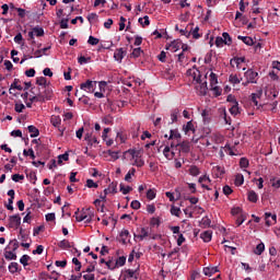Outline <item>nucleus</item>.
<instances>
[{
	"label": "nucleus",
	"instance_id": "f257e3e1",
	"mask_svg": "<svg viewBox=\"0 0 280 280\" xmlns=\"http://www.w3.org/2000/svg\"><path fill=\"white\" fill-rule=\"evenodd\" d=\"M80 212V209H78L74 212L77 222H83L85 220L86 224H91L93 222V217L95 215V212L91 208H83L81 210V214H78Z\"/></svg>",
	"mask_w": 280,
	"mask_h": 280
},
{
	"label": "nucleus",
	"instance_id": "f03ea898",
	"mask_svg": "<svg viewBox=\"0 0 280 280\" xmlns=\"http://www.w3.org/2000/svg\"><path fill=\"white\" fill-rule=\"evenodd\" d=\"M186 75H188V78H192V81L195 82V84H200V82L202 80L201 79L202 75L200 74V70H198V68L196 66L188 69L187 72H186Z\"/></svg>",
	"mask_w": 280,
	"mask_h": 280
},
{
	"label": "nucleus",
	"instance_id": "7ed1b4c3",
	"mask_svg": "<svg viewBox=\"0 0 280 280\" xmlns=\"http://www.w3.org/2000/svg\"><path fill=\"white\" fill-rule=\"evenodd\" d=\"M174 148H176V142H171L163 149V155L165 156V159H167V161H172L176 158V152H174Z\"/></svg>",
	"mask_w": 280,
	"mask_h": 280
},
{
	"label": "nucleus",
	"instance_id": "20e7f679",
	"mask_svg": "<svg viewBox=\"0 0 280 280\" xmlns=\"http://www.w3.org/2000/svg\"><path fill=\"white\" fill-rule=\"evenodd\" d=\"M244 78L250 82V84H257V80H259V73L253 69H248L244 72Z\"/></svg>",
	"mask_w": 280,
	"mask_h": 280
},
{
	"label": "nucleus",
	"instance_id": "39448f33",
	"mask_svg": "<svg viewBox=\"0 0 280 280\" xmlns=\"http://www.w3.org/2000/svg\"><path fill=\"white\" fill-rule=\"evenodd\" d=\"M96 86L97 81L88 80L86 82L80 84V90L86 91V93H94Z\"/></svg>",
	"mask_w": 280,
	"mask_h": 280
},
{
	"label": "nucleus",
	"instance_id": "423d86ee",
	"mask_svg": "<svg viewBox=\"0 0 280 280\" xmlns=\"http://www.w3.org/2000/svg\"><path fill=\"white\" fill-rule=\"evenodd\" d=\"M175 148H179L178 154H180V152L184 154H189L191 150V143H189V141L177 142L175 143Z\"/></svg>",
	"mask_w": 280,
	"mask_h": 280
},
{
	"label": "nucleus",
	"instance_id": "0eeeda50",
	"mask_svg": "<svg viewBox=\"0 0 280 280\" xmlns=\"http://www.w3.org/2000/svg\"><path fill=\"white\" fill-rule=\"evenodd\" d=\"M234 150H235L234 147H231V144H229V143H226L224 147H221V149L219 151L220 159H224V152L230 154V156H235L236 153Z\"/></svg>",
	"mask_w": 280,
	"mask_h": 280
},
{
	"label": "nucleus",
	"instance_id": "6e6552de",
	"mask_svg": "<svg viewBox=\"0 0 280 280\" xmlns=\"http://www.w3.org/2000/svg\"><path fill=\"white\" fill-rule=\"evenodd\" d=\"M21 226V215L15 214L9 217V229H19Z\"/></svg>",
	"mask_w": 280,
	"mask_h": 280
},
{
	"label": "nucleus",
	"instance_id": "1a4fd4ad",
	"mask_svg": "<svg viewBox=\"0 0 280 280\" xmlns=\"http://www.w3.org/2000/svg\"><path fill=\"white\" fill-rule=\"evenodd\" d=\"M210 141L213 145H220V143H224V136H222L221 133L219 132H212L210 133Z\"/></svg>",
	"mask_w": 280,
	"mask_h": 280
},
{
	"label": "nucleus",
	"instance_id": "9d476101",
	"mask_svg": "<svg viewBox=\"0 0 280 280\" xmlns=\"http://www.w3.org/2000/svg\"><path fill=\"white\" fill-rule=\"evenodd\" d=\"M39 95L43 97V102H47L48 100H51L52 91L49 86H45L44 89L39 90Z\"/></svg>",
	"mask_w": 280,
	"mask_h": 280
},
{
	"label": "nucleus",
	"instance_id": "9b49d317",
	"mask_svg": "<svg viewBox=\"0 0 280 280\" xmlns=\"http://www.w3.org/2000/svg\"><path fill=\"white\" fill-rule=\"evenodd\" d=\"M182 45L183 44L179 40H173L171 44L166 45L165 49L176 54V51L180 49Z\"/></svg>",
	"mask_w": 280,
	"mask_h": 280
},
{
	"label": "nucleus",
	"instance_id": "f8f14e48",
	"mask_svg": "<svg viewBox=\"0 0 280 280\" xmlns=\"http://www.w3.org/2000/svg\"><path fill=\"white\" fill-rule=\"evenodd\" d=\"M165 139H168V141H174L176 140L177 143L179 142L178 140L180 139V132H178V129H171L170 136L164 135Z\"/></svg>",
	"mask_w": 280,
	"mask_h": 280
},
{
	"label": "nucleus",
	"instance_id": "ddd939ff",
	"mask_svg": "<svg viewBox=\"0 0 280 280\" xmlns=\"http://www.w3.org/2000/svg\"><path fill=\"white\" fill-rule=\"evenodd\" d=\"M265 220L267 226H272V224H277V214H272L270 212L265 213Z\"/></svg>",
	"mask_w": 280,
	"mask_h": 280
},
{
	"label": "nucleus",
	"instance_id": "4468645a",
	"mask_svg": "<svg viewBox=\"0 0 280 280\" xmlns=\"http://www.w3.org/2000/svg\"><path fill=\"white\" fill-rule=\"evenodd\" d=\"M198 183L201 185V187L203 189L211 191V188L207 185V183H211V178H209V176L203 175V176L199 177Z\"/></svg>",
	"mask_w": 280,
	"mask_h": 280
},
{
	"label": "nucleus",
	"instance_id": "2eb2a0df",
	"mask_svg": "<svg viewBox=\"0 0 280 280\" xmlns=\"http://www.w3.org/2000/svg\"><path fill=\"white\" fill-rule=\"evenodd\" d=\"M129 152H130L132 159H136L135 163H133V165H136V167H143V165H145V162L143 161V159L139 158L137 155L136 151H129Z\"/></svg>",
	"mask_w": 280,
	"mask_h": 280
},
{
	"label": "nucleus",
	"instance_id": "dca6fc26",
	"mask_svg": "<svg viewBox=\"0 0 280 280\" xmlns=\"http://www.w3.org/2000/svg\"><path fill=\"white\" fill-rule=\"evenodd\" d=\"M198 85H196V90L200 95H207V91L209 90V88H207V81H201L200 83H196Z\"/></svg>",
	"mask_w": 280,
	"mask_h": 280
},
{
	"label": "nucleus",
	"instance_id": "f3484780",
	"mask_svg": "<svg viewBox=\"0 0 280 280\" xmlns=\"http://www.w3.org/2000/svg\"><path fill=\"white\" fill-rule=\"evenodd\" d=\"M150 235V229L149 228H141L138 235H135L137 240H140V242H143L145 237Z\"/></svg>",
	"mask_w": 280,
	"mask_h": 280
},
{
	"label": "nucleus",
	"instance_id": "a211bd4d",
	"mask_svg": "<svg viewBox=\"0 0 280 280\" xmlns=\"http://www.w3.org/2000/svg\"><path fill=\"white\" fill-rule=\"evenodd\" d=\"M242 80H243V78H242V75H240V74H230V77H229V82H230V84H232L233 86H235V84H241L242 83Z\"/></svg>",
	"mask_w": 280,
	"mask_h": 280
},
{
	"label": "nucleus",
	"instance_id": "6ab92c4d",
	"mask_svg": "<svg viewBox=\"0 0 280 280\" xmlns=\"http://www.w3.org/2000/svg\"><path fill=\"white\" fill-rule=\"evenodd\" d=\"M242 62H246L245 57H235L231 59L230 65L231 67H237V69H240V65H242Z\"/></svg>",
	"mask_w": 280,
	"mask_h": 280
},
{
	"label": "nucleus",
	"instance_id": "aec40b11",
	"mask_svg": "<svg viewBox=\"0 0 280 280\" xmlns=\"http://www.w3.org/2000/svg\"><path fill=\"white\" fill-rule=\"evenodd\" d=\"M104 194L105 196H108V194H117V182L109 184V186L104 189Z\"/></svg>",
	"mask_w": 280,
	"mask_h": 280
},
{
	"label": "nucleus",
	"instance_id": "412c9836",
	"mask_svg": "<svg viewBox=\"0 0 280 280\" xmlns=\"http://www.w3.org/2000/svg\"><path fill=\"white\" fill-rule=\"evenodd\" d=\"M180 115V109L173 108L171 110V121L168 124H176L178 121V116Z\"/></svg>",
	"mask_w": 280,
	"mask_h": 280
},
{
	"label": "nucleus",
	"instance_id": "4be33fe9",
	"mask_svg": "<svg viewBox=\"0 0 280 280\" xmlns=\"http://www.w3.org/2000/svg\"><path fill=\"white\" fill-rule=\"evenodd\" d=\"M200 237L203 240V242L209 243L213 237V232L211 230H207L200 234Z\"/></svg>",
	"mask_w": 280,
	"mask_h": 280
},
{
	"label": "nucleus",
	"instance_id": "5701e85b",
	"mask_svg": "<svg viewBox=\"0 0 280 280\" xmlns=\"http://www.w3.org/2000/svg\"><path fill=\"white\" fill-rule=\"evenodd\" d=\"M126 279H139V272L137 270L128 269L125 271Z\"/></svg>",
	"mask_w": 280,
	"mask_h": 280
},
{
	"label": "nucleus",
	"instance_id": "b1692460",
	"mask_svg": "<svg viewBox=\"0 0 280 280\" xmlns=\"http://www.w3.org/2000/svg\"><path fill=\"white\" fill-rule=\"evenodd\" d=\"M237 38H238V40H242L248 47H253V45H255V42L253 40L252 37L238 35Z\"/></svg>",
	"mask_w": 280,
	"mask_h": 280
},
{
	"label": "nucleus",
	"instance_id": "393cba45",
	"mask_svg": "<svg viewBox=\"0 0 280 280\" xmlns=\"http://www.w3.org/2000/svg\"><path fill=\"white\" fill-rule=\"evenodd\" d=\"M19 82H21L19 79H14L13 83L11 84V88L9 90V93L12 95L14 94V89H16L18 91H23V88L21 84H19Z\"/></svg>",
	"mask_w": 280,
	"mask_h": 280
},
{
	"label": "nucleus",
	"instance_id": "a878e982",
	"mask_svg": "<svg viewBox=\"0 0 280 280\" xmlns=\"http://www.w3.org/2000/svg\"><path fill=\"white\" fill-rule=\"evenodd\" d=\"M218 272V267H205L203 275L206 277H211V275H215Z\"/></svg>",
	"mask_w": 280,
	"mask_h": 280
},
{
	"label": "nucleus",
	"instance_id": "bb28decb",
	"mask_svg": "<svg viewBox=\"0 0 280 280\" xmlns=\"http://www.w3.org/2000/svg\"><path fill=\"white\" fill-rule=\"evenodd\" d=\"M59 248L67 250V248H73V243H70L68 240H62L58 244Z\"/></svg>",
	"mask_w": 280,
	"mask_h": 280
},
{
	"label": "nucleus",
	"instance_id": "cd10ccee",
	"mask_svg": "<svg viewBox=\"0 0 280 280\" xmlns=\"http://www.w3.org/2000/svg\"><path fill=\"white\" fill-rule=\"evenodd\" d=\"M199 226H201V229H209V226H211V219H209V217H203L199 222Z\"/></svg>",
	"mask_w": 280,
	"mask_h": 280
},
{
	"label": "nucleus",
	"instance_id": "c85d7f7f",
	"mask_svg": "<svg viewBox=\"0 0 280 280\" xmlns=\"http://www.w3.org/2000/svg\"><path fill=\"white\" fill-rule=\"evenodd\" d=\"M212 172L217 178H220L225 173L223 166H213Z\"/></svg>",
	"mask_w": 280,
	"mask_h": 280
},
{
	"label": "nucleus",
	"instance_id": "c756f323",
	"mask_svg": "<svg viewBox=\"0 0 280 280\" xmlns=\"http://www.w3.org/2000/svg\"><path fill=\"white\" fill-rule=\"evenodd\" d=\"M28 132H31V138L34 139L40 135V131H38V128H36L34 125H31L27 127Z\"/></svg>",
	"mask_w": 280,
	"mask_h": 280
},
{
	"label": "nucleus",
	"instance_id": "7c9ffc66",
	"mask_svg": "<svg viewBox=\"0 0 280 280\" xmlns=\"http://www.w3.org/2000/svg\"><path fill=\"white\" fill-rule=\"evenodd\" d=\"M114 58L118 62H121V60H124V48L116 49V51L114 52Z\"/></svg>",
	"mask_w": 280,
	"mask_h": 280
},
{
	"label": "nucleus",
	"instance_id": "2f4dec72",
	"mask_svg": "<svg viewBox=\"0 0 280 280\" xmlns=\"http://www.w3.org/2000/svg\"><path fill=\"white\" fill-rule=\"evenodd\" d=\"M7 248H10V250H12L13 253H16V250H19V241L16 238L10 241Z\"/></svg>",
	"mask_w": 280,
	"mask_h": 280
},
{
	"label": "nucleus",
	"instance_id": "473e14b6",
	"mask_svg": "<svg viewBox=\"0 0 280 280\" xmlns=\"http://www.w3.org/2000/svg\"><path fill=\"white\" fill-rule=\"evenodd\" d=\"M119 235H120V242L122 244H126L128 242V237H130V232L128 230H122Z\"/></svg>",
	"mask_w": 280,
	"mask_h": 280
},
{
	"label": "nucleus",
	"instance_id": "72a5a7b5",
	"mask_svg": "<svg viewBox=\"0 0 280 280\" xmlns=\"http://www.w3.org/2000/svg\"><path fill=\"white\" fill-rule=\"evenodd\" d=\"M36 84H38V91H40V89H45L47 86V79L45 77H39L36 80Z\"/></svg>",
	"mask_w": 280,
	"mask_h": 280
},
{
	"label": "nucleus",
	"instance_id": "f704fd0d",
	"mask_svg": "<svg viewBox=\"0 0 280 280\" xmlns=\"http://www.w3.org/2000/svg\"><path fill=\"white\" fill-rule=\"evenodd\" d=\"M209 82H210V88L215 86L218 84V74H215L214 72H210Z\"/></svg>",
	"mask_w": 280,
	"mask_h": 280
},
{
	"label": "nucleus",
	"instance_id": "c9c22d12",
	"mask_svg": "<svg viewBox=\"0 0 280 280\" xmlns=\"http://www.w3.org/2000/svg\"><path fill=\"white\" fill-rule=\"evenodd\" d=\"M21 269H19V262H11L9 265V272H11V275H16V272H20Z\"/></svg>",
	"mask_w": 280,
	"mask_h": 280
},
{
	"label": "nucleus",
	"instance_id": "e433bc0d",
	"mask_svg": "<svg viewBox=\"0 0 280 280\" xmlns=\"http://www.w3.org/2000/svg\"><path fill=\"white\" fill-rule=\"evenodd\" d=\"M88 21L91 25H93V23H97V21H100V15H97V13H90L88 15Z\"/></svg>",
	"mask_w": 280,
	"mask_h": 280
},
{
	"label": "nucleus",
	"instance_id": "4c0bfd02",
	"mask_svg": "<svg viewBox=\"0 0 280 280\" xmlns=\"http://www.w3.org/2000/svg\"><path fill=\"white\" fill-rule=\"evenodd\" d=\"M247 198L249 202H257L259 200V196H257V192H255V190H250L247 195Z\"/></svg>",
	"mask_w": 280,
	"mask_h": 280
},
{
	"label": "nucleus",
	"instance_id": "58836bf2",
	"mask_svg": "<svg viewBox=\"0 0 280 280\" xmlns=\"http://www.w3.org/2000/svg\"><path fill=\"white\" fill-rule=\"evenodd\" d=\"M135 174H137V170L131 168L125 176L126 183H132V176H135Z\"/></svg>",
	"mask_w": 280,
	"mask_h": 280
},
{
	"label": "nucleus",
	"instance_id": "ea45409f",
	"mask_svg": "<svg viewBox=\"0 0 280 280\" xmlns=\"http://www.w3.org/2000/svg\"><path fill=\"white\" fill-rule=\"evenodd\" d=\"M183 130L185 132V135H187V132H195L196 129H194V122L188 121L184 127Z\"/></svg>",
	"mask_w": 280,
	"mask_h": 280
},
{
	"label": "nucleus",
	"instance_id": "a19ab883",
	"mask_svg": "<svg viewBox=\"0 0 280 280\" xmlns=\"http://www.w3.org/2000/svg\"><path fill=\"white\" fill-rule=\"evenodd\" d=\"M190 176H199L200 174V168L196 165H191L188 170Z\"/></svg>",
	"mask_w": 280,
	"mask_h": 280
},
{
	"label": "nucleus",
	"instance_id": "79ce46f5",
	"mask_svg": "<svg viewBox=\"0 0 280 280\" xmlns=\"http://www.w3.org/2000/svg\"><path fill=\"white\" fill-rule=\"evenodd\" d=\"M231 115H240V106L237 101H234V105L230 108Z\"/></svg>",
	"mask_w": 280,
	"mask_h": 280
},
{
	"label": "nucleus",
	"instance_id": "37998d69",
	"mask_svg": "<svg viewBox=\"0 0 280 280\" xmlns=\"http://www.w3.org/2000/svg\"><path fill=\"white\" fill-rule=\"evenodd\" d=\"M116 268H121V266H126V257L125 256H120L116 259L115 262Z\"/></svg>",
	"mask_w": 280,
	"mask_h": 280
},
{
	"label": "nucleus",
	"instance_id": "c03bdc74",
	"mask_svg": "<svg viewBox=\"0 0 280 280\" xmlns=\"http://www.w3.org/2000/svg\"><path fill=\"white\" fill-rule=\"evenodd\" d=\"M61 119L60 116H51L50 124L55 126V128H58L60 126Z\"/></svg>",
	"mask_w": 280,
	"mask_h": 280
},
{
	"label": "nucleus",
	"instance_id": "a18cd8bd",
	"mask_svg": "<svg viewBox=\"0 0 280 280\" xmlns=\"http://www.w3.org/2000/svg\"><path fill=\"white\" fill-rule=\"evenodd\" d=\"M32 32L37 37L45 36V30L43 27H34Z\"/></svg>",
	"mask_w": 280,
	"mask_h": 280
},
{
	"label": "nucleus",
	"instance_id": "49530a36",
	"mask_svg": "<svg viewBox=\"0 0 280 280\" xmlns=\"http://www.w3.org/2000/svg\"><path fill=\"white\" fill-rule=\"evenodd\" d=\"M138 22L142 25V27H145L150 25V16L144 15L143 18H140Z\"/></svg>",
	"mask_w": 280,
	"mask_h": 280
},
{
	"label": "nucleus",
	"instance_id": "de8ad7c7",
	"mask_svg": "<svg viewBox=\"0 0 280 280\" xmlns=\"http://www.w3.org/2000/svg\"><path fill=\"white\" fill-rule=\"evenodd\" d=\"M264 250H266V245H264V243H259L256 246V249L254 250L255 255H261V253H264Z\"/></svg>",
	"mask_w": 280,
	"mask_h": 280
},
{
	"label": "nucleus",
	"instance_id": "09e8293b",
	"mask_svg": "<svg viewBox=\"0 0 280 280\" xmlns=\"http://www.w3.org/2000/svg\"><path fill=\"white\" fill-rule=\"evenodd\" d=\"M119 187H120V191H121V194H124V196H127V194H130V191H132V187H130V186H125L124 184H120Z\"/></svg>",
	"mask_w": 280,
	"mask_h": 280
},
{
	"label": "nucleus",
	"instance_id": "8fccbe9b",
	"mask_svg": "<svg viewBox=\"0 0 280 280\" xmlns=\"http://www.w3.org/2000/svg\"><path fill=\"white\" fill-rule=\"evenodd\" d=\"M21 242H27L30 240V234L25 233L23 228L20 229V237Z\"/></svg>",
	"mask_w": 280,
	"mask_h": 280
},
{
	"label": "nucleus",
	"instance_id": "3c124183",
	"mask_svg": "<svg viewBox=\"0 0 280 280\" xmlns=\"http://www.w3.org/2000/svg\"><path fill=\"white\" fill-rule=\"evenodd\" d=\"M235 185H236L237 187L244 185V175H242V174H236V176H235Z\"/></svg>",
	"mask_w": 280,
	"mask_h": 280
},
{
	"label": "nucleus",
	"instance_id": "603ef678",
	"mask_svg": "<svg viewBox=\"0 0 280 280\" xmlns=\"http://www.w3.org/2000/svg\"><path fill=\"white\" fill-rule=\"evenodd\" d=\"M4 257H5V259H8V260H15V259H16V253H15V252H12V250L5 252V253H4Z\"/></svg>",
	"mask_w": 280,
	"mask_h": 280
},
{
	"label": "nucleus",
	"instance_id": "864d4df0",
	"mask_svg": "<svg viewBox=\"0 0 280 280\" xmlns=\"http://www.w3.org/2000/svg\"><path fill=\"white\" fill-rule=\"evenodd\" d=\"M222 37L224 45H231L233 43V39H231V35H229V33H223Z\"/></svg>",
	"mask_w": 280,
	"mask_h": 280
},
{
	"label": "nucleus",
	"instance_id": "5fc2aeb1",
	"mask_svg": "<svg viewBox=\"0 0 280 280\" xmlns=\"http://www.w3.org/2000/svg\"><path fill=\"white\" fill-rule=\"evenodd\" d=\"M88 44L95 46V45H100V38L94 37L93 35H91L88 39Z\"/></svg>",
	"mask_w": 280,
	"mask_h": 280
},
{
	"label": "nucleus",
	"instance_id": "6e6d98bb",
	"mask_svg": "<svg viewBox=\"0 0 280 280\" xmlns=\"http://www.w3.org/2000/svg\"><path fill=\"white\" fill-rule=\"evenodd\" d=\"M171 213L175 215L176 218H180V208L176 206L171 207Z\"/></svg>",
	"mask_w": 280,
	"mask_h": 280
},
{
	"label": "nucleus",
	"instance_id": "4d7b16f0",
	"mask_svg": "<svg viewBox=\"0 0 280 280\" xmlns=\"http://www.w3.org/2000/svg\"><path fill=\"white\" fill-rule=\"evenodd\" d=\"M62 161H69V153H63L58 156V165H62Z\"/></svg>",
	"mask_w": 280,
	"mask_h": 280
},
{
	"label": "nucleus",
	"instance_id": "13d9d810",
	"mask_svg": "<svg viewBox=\"0 0 280 280\" xmlns=\"http://www.w3.org/2000/svg\"><path fill=\"white\" fill-rule=\"evenodd\" d=\"M141 54H143V50L141 49V47L135 48L131 52V58H139Z\"/></svg>",
	"mask_w": 280,
	"mask_h": 280
},
{
	"label": "nucleus",
	"instance_id": "bf43d9fd",
	"mask_svg": "<svg viewBox=\"0 0 280 280\" xmlns=\"http://www.w3.org/2000/svg\"><path fill=\"white\" fill-rule=\"evenodd\" d=\"M14 110L15 113H23V110H25V105L23 103H15Z\"/></svg>",
	"mask_w": 280,
	"mask_h": 280
},
{
	"label": "nucleus",
	"instance_id": "052dcab7",
	"mask_svg": "<svg viewBox=\"0 0 280 280\" xmlns=\"http://www.w3.org/2000/svg\"><path fill=\"white\" fill-rule=\"evenodd\" d=\"M147 198L148 200H154V198H156V191L154 189H149L147 191Z\"/></svg>",
	"mask_w": 280,
	"mask_h": 280
},
{
	"label": "nucleus",
	"instance_id": "680f3d73",
	"mask_svg": "<svg viewBox=\"0 0 280 280\" xmlns=\"http://www.w3.org/2000/svg\"><path fill=\"white\" fill-rule=\"evenodd\" d=\"M86 187H89V189H97L98 185L93 179H88Z\"/></svg>",
	"mask_w": 280,
	"mask_h": 280
},
{
	"label": "nucleus",
	"instance_id": "e2e57ef3",
	"mask_svg": "<svg viewBox=\"0 0 280 280\" xmlns=\"http://www.w3.org/2000/svg\"><path fill=\"white\" fill-rule=\"evenodd\" d=\"M211 91H213L215 97H220V95H222V89H220V86L218 85H213L211 88Z\"/></svg>",
	"mask_w": 280,
	"mask_h": 280
},
{
	"label": "nucleus",
	"instance_id": "0e129e2a",
	"mask_svg": "<svg viewBox=\"0 0 280 280\" xmlns=\"http://www.w3.org/2000/svg\"><path fill=\"white\" fill-rule=\"evenodd\" d=\"M31 104H34V102H43V95L37 93L35 96L30 98Z\"/></svg>",
	"mask_w": 280,
	"mask_h": 280
},
{
	"label": "nucleus",
	"instance_id": "69168bd1",
	"mask_svg": "<svg viewBox=\"0 0 280 280\" xmlns=\"http://www.w3.org/2000/svg\"><path fill=\"white\" fill-rule=\"evenodd\" d=\"M27 261H30V256L28 255H23L21 258H20V264H22V266H27Z\"/></svg>",
	"mask_w": 280,
	"mask_h": 280
},
{
	"label": "nucleus",
	"instance_id": "338daca9",
	"mask_svg": "<svg viewBox=\"0 0 280 280\" xmlns=\"http://www.w3.org/2000/svg\"><path fill=\"white\" fill-rule=\"evenodd\" d=\"M248 165H249L248 159L242 158V159L240 160V167L246 168V167H248Z\"/></svg>",
	"mask_w": 280,
	"mask_h": 280
},
{
	"label": "nucleus",
	"instance_id": "774afa93",
	"mask_svg": "<svg viewBox=\"0 0 280 280\" xmlns=\"http://www.w3.org/2000/svg\"><path fill=\"white\" fill-rule=\"evenodd\" d=\"M201 117L206 124H209V110L203 109L201 113Z\"/></svg>",
	"mask_w": 280,
	"mask_h": 280
}]
</instances>
